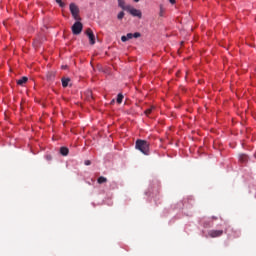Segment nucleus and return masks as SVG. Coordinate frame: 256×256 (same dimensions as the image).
<instances>
[{
    "instance_id": "7ed1b4c3",
    "label": "nucleus",
    "mask_w": 256,
    "mask_h": 256,
    "mask_svg": "<svg viewBox=\"0 0 256 256\" xmlns=\"http://www.w3.org/2000/svg\"><path fill=\"white\" fill-rule=\"evenodd\" d=\"M81 31H83V24L77 20V22L72 25V33L73 35H81Z\"/></svg>"
},
{
    "instance_id": "4468645a",
    "label": "nucleus",
    "mask_w": 256,
    "mask_h": 256,
    "mask_svg": "<svg viewBox=\"0 0 256 256\" xmlns=\"http://www.w3.org/2000/svg\"><path fill=\"white\" fill-rule=\"evenodd\" d=\"M153 109H155V107L151 106L150 108L146 109L144 111L145 115H147V117H149V115H151V113H153Z\"/></svg>"
},
{
    "instance_id": "6e6552de",
    "label": "nucleus",
    "mask_w": 256,
    "mask_h": 256,
    "mask_svg": "<svg viewBox=\"0 0 256 256\" xmlns=\"http://www.w3.org/2000/svg\"><path fill=\"white\" fill-rule=\"evenodd\" d=\"M56 72L55 71H49L46 74L47 81H55Z\"/></svg>"
},
{
    "instance_id": "412c9836",
    "label": "nucleus",
    "mask_w": 256,
    "mask_h": 256,
    "mask_svg": "<svg viewBox=\"0 0 256 256\" xmlns=\"http://www.w3.org/2000/svg\"><path fill=\"white\" fill-rule=\"evenodd\" d=\"M84 164L87 165V166L91 165V160H86V161L84 162Z\"/></svg>"
},
{
    "instance_id": "4be33fe9",
    "label": "nucleus",
    "mask_w": 256,
    "mask_h": 256,
    "mask_svg": "<svg viewBox=\"0 0 256 256\" xmlns=\"http://www.w3.org/2000/svg\"><path fill=\"white\" fill-rule=\"evenodd\" d=\"M169 2L171 3V5H175V0H169Z\"/></svg>"
},
{
    "instance_id": "f257e3e1",
    "label": "nucleus",
    "mask_w": 256,
    "mask_h": 256,
    "mask_svg": "<svg viewBox=\"0 0 256 256\" xmlns=\"http://www.w3.org/2000/svg\"><path fill=\"white\" fill-rule=\"evenodd\" d=\"M135 147L138 151L143 153V155H150L151 153L150 152L151 144L146 140H141V139L136 140Z\"/></svg>"
},
{
    "instance_id": "39448f33",
    "label": "nucleus",
    "mask_w": 256,
    "mask_h": 256,
    "mask_svg": "<svg viewBox=\"0 0 256 256\" xmlns=\"http://www.w3.org/2000/svg\"><path fill=\"white\" fill-rule=\"evenodd\" d=\"M86 35L89 38L90 45H95V34L93 33V30H91V28H88L86 30Z\"/></svg>"
},
{
    "instance_id": "5701e85b",
    "label": "nucleus",
    "mask_w": 256,
    "mask_h": 256,
    "mask_svg": "<svg viewBox=\"0 0 256 256\" xmlns=\"http://www.w3.org/2000/svg\"><path fill=\"white\" fill-rule=\"evenodd\" d=\"M135 3H139V0H134Z\"/></svg>"
},
{
    "instance_id": "f3484780",
    "label": "nucleus",
    "mask_w": 256,
    "mask_h": 256,
    "mask_svg": "<svg viewBox=\"0 0 256 256\" xmlns=\"http://www.w3.org/2000/svg\"><path fill=\"white\" fill-rule=\"evenodd\" d=\"M123 17H125V12L121 11V12L117 15V19H119V21H121V19H123Z\"/></svg>"
},
{
    "instance_id": "6ab92c4d",
    "label": "nucleus",
    "mask_w": 256,
    "mask_h": 256,
    "mask_svg": "<svg viewBox=\"0 0 256 256\" xmlns=\"http://www.w3.org/2000/svg\"><path fill=\"white\" fill-rule=\"evenodd\" d=\"M56 3H58L60 7H65V3H63L62 0H56Z\"/></svg>"
},
{
    "instance_id": "ddd939ff",
    "label": "nucleus",
    "mask_w": 256,
    "mask_h": 256,
    "mask_svg": "<svg viewBox=\"0 0 256 256\" xmlns=\"http://www.w3.org/2000/svg\"><path fill=\"white\" fill-rule=\"evenodd\" d=\"M97 183H99V185H103V183H107V178H105L104 176H100L97 179Z\"/></svg>"
},
{
    "instance_id": "2eb2a0df",
    "label": "nucleus",
    "mask_w": 256,
    "mask_h": 256,
    "mask_svg": "<svg viewBox=\"0 0 256 256\" xmlns=\"http://www.w3.org/2000/svg\"><path fill=\"white\" fill-rule=\"evenodd\" d=\"M116 101L119 105H121L123 103V94H118Z\"/></svg>"
},
{
    "instance_id": "9b49d317",
    "label": "nucleus",
    "mask_w": 256,
    "mask_h": 256,
    "mask_svg": "<svg viewBox=\"0 0 256 256\" xmlns=\"http://www.w3.org/2000/svg\"><path fill=\"white\" fill-rule=\"evenodd\" d=\"M27 81H29V78H27L26 76H23L21 79L17 81V85L23 86L25 85V83H27Z\"/></svg>"
},
{
    "instance_id": "9d476101",
    "label": "nucleus",
    "mask_w": 256,
    "mask_h": 256,
    "mask_svg": "<svg viewBox=\"0 0 256 256\" xmlns=\"http://www.w3.org/2000/svg\"><path fill=\"white\" fill-rule=\"evenodd\" d=\"M60 153H61V155H63V157H67L69 155V148L61 147L60 148Z\"/></svg>"
},
{
    "instance_id": "423d86ee",
    "label": "nucleus",
    "mask_w": 256,
    "mask_h": 256,
    "mask_svg": "<svg viewBox=\"0 0 256 256\" xmlns=\"http://www.w3.org/2000/svg\"><path fill=\"white\" fill-rule=\"evenodd\" d=\"M128 12L130 13V15H132V17H138V19H141V17H143L141 10H137L135 8H130V9H128Z\"/></svg>"
},
{
    "instance_id": "aec40b11",
    "label": "nucleus",
    "mask_w": 256,
    "mask_h": 256,
    "mask_svg": "<svg viewBox=\"0 0 256 256\" xmlns=\"http://www.w3.org/2000/svg\"><path fill=\"white\" fill-rule=\"evenodd\" d=\"M46 160H47V161H52V160H53V156H51V155H46Z\"/></svg>"
},
{
    "instance_id": "a211bd4d",
    "label": "nucleus",
    "mask_w": 256,
    "mask_h": 256,
    "mask_svg": "<svg viewBox=\"0 0 256 256\" xmlns=\"http://www.w3.org/2000/svg\"><path fill=\"white\" fill-rule=\"evenodd\" d=\"M165 13V8H163V5H160V13L159 16L163 17V14Z\"/></svg>"
},
{
    "instance_id": "f8f14e48",
    "label": "nucleus",
    "mask_w": 256,
    "mask_h": 256,
    "mask_svg": "<svg viewBox=\"0 0 256 256\" xmlns=\"http://www.w3.org/2000/svg\"><path fill=\"white\" fill-rule=\"evenodd\" d=\"M62 81V87H69V83L71 82V79L70 78H62L61 79Z\"/></svg>"
},
{
    "instance_id": "dca6fc26",
    "label": "nucleus",
    "mask_w": 256,
    "mask_h": 256,
    "mask_svg": "<svg viewBox=\"0 0 256 256\" xmlns=\"http://www.w3.org/2000/svg\"><path fill=\"white\" fill-rule=\"evenodd\" d=\"M118 5L121 7V9H125V0H118Z\"/></svg>"
},
{
    "instance_id": "0eeeda50",
    "label": "nucleus",
    "mask_w": 256,
    "mask_h": 256,
    "mask_svg": "<svg viewBox=\"0 0 256 256\" xmlns=\"http://www.w3.org/2000/svg\"><path fill=\"white\" fill-rule=\"evenodd\" d=\"M208 235L212 239H215L216 237H221L223 235V230H210Z\"/></svg>"
},
{
    "instance_id": "f03ea898",
    "label": "nucleus",
    "mask_w": 256,
    "mask_h": 256,
    "mask_svg": "<svg viewBox=\"0 0 256 256\" xmlns=\"http://www.w3.org/2000/svg\"><path fill=\"white\" fill-rule=\"evenodd\" d=\"M70 13L75 21H81V17L79 16V7L75 5V3L70 4Z\"/></svg>"
},
{
    "instance_id": "20e7f679",
    "label": "nucleus",
    "mask_w": 256,
    "mask_h": 256,
    "mask_svg": "<svg viewBox=\"0 0 256 256\" xmlns=\"http://www.w3.org/2000/svg\"><path fill=\"white\" fill-rule=\"evenodd\" d=\"M133 37H134V39H139V37H141V33H139V32H136L134 34L128 33L126 36L121 37V41L123 43H125V42L129 41L130 39H133Z\"/></svg>"
},
{
    "instance_id": "1a4fd4ad",
    "label": "nucleus",
    "mask_w": 256,
    "mask_h": 256,
    "mask_svg": "<svg viewBox=\"0 0 256 256\" xmlns=\"http://www.w3.org/2000/svg\"><path fill=\"white\" fill-rule=\"evenodd\" d=\"M239 161L240 163H247L249 161V156H247L246 154H241L239 156Z\"/></svg>"
}]
</instances>
